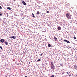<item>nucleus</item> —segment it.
<instances>
[{
	"mask_svg": "<svg viewBox=\"0 0 77 77\" xmlns=\"http://www.w3.org/2000/svg\"><path fill=\"white\" fill-rule=\"evenodd\" d=\"M66 16L68 19H71V14L69 13H67L66 14Z\"/></svg>",
	"mask_w": 77,
	"mask_h": 77,
	"instance_id": "obj_1",
	"label": "nucleus"
},
{
	"mask_svg": "<svg viewBox=\"0 0 77 77\" xmlns=\"http://www.w3.org/2000/svg\"><path fill=\"white\" fill-rule=\"evenodd\" d=\"M63 41H64V42H66L67 43H70V42L69 41L66 40H64Z\"/></svg>",
	"mask_w": 77,
	"mask_h": 77,
	"instance_id": "obj_2",
	"label": "nucleus"
},
{
	"mask_svg": "<svg viewBox=\"0 0 77 77\" xmlns=\"http://www.w3.org/2000/svg\"><path fill=\"white\" fill-rule=\"evenodd\" d=\"M54 39H55V41H57V38H56V36H54Z\"/></svg>",
	"mask_w": 77,
	"mask_h": 77,
	"instance_id": "obj_3",
	"label": "nucleus"
},
{
	"mask_svg": "<svg viewBox=\"0 0 77 77\" xmlns=\"http://www.w3.org/2000/svg\"><path fill=\"white\" fill-rule=\"evenodd\" d=\"M51 66H54V64L53 63V62H51Z\"/></svg>",
	"mask_w": 77,
	"mask_h": 77,
	"instance_id": "obj_4",
	"label": "nucleus"
},
{
	"mask_svg": "<svg viewBox=\"0 0 77 77\" xmlns=\"http://www.w3.org/2000/svg\"><path fill=\"white\" fill-rule=\"evenodd\" d=\"M73 66H74V68H75V69L77 70V65H76V64H75V65H74Z\"/></svg>",
	"mask_w": 77,
	"mask_h": 77,
	"instance_id": "obj_5",
	"label": "nucleus"
},
{
	"mask_svg": "<svg viewBox=\"0 0 77 77\" xmlns=\"http://www.w3.org/2000/svg\"><path fill=\"white\" fill-rule=\"evenodd\" d=\"M0 41L1 42H5V40H4V39H1L0 40Z\"/></svg>",
	"mask_w": 77,
	"mask_h": 77,
	"instance_id": "obj_6",
	"label": "nucleus"
},
{
	"mask_svg": "<svg viewBox=\"0 0 77 77\" xmlns=\"http://www.w3.org/2000/svg\"><path fill=\"white\" fill-rule=\"evenodd\" d=\"M51 68L52 70H54V69H55V68H54V66H51Z\"/></svg>",
	"mask_w": 77,
	"mask_h": 77,
	"instance_id": "obj_7",
	"label": "nucleus"
},
{
	"mask_svg": "<svg viewBox=\"0 0 77 77\" xmlns=\"http://www.w3.org/2000/svg\"><path fill=\"white\" fill-rule=\"evenodd\" d=\"M67 74H68V75H69V76H71V73H70V72H67Z\"/></svg>",
	"mask_w": 77,
	"mask_h": 77,
	"instance_id": "obj_8",
	"label": "nucleus"
},
{
	"mask_svg": "<svg viewBox=\"0 0 77 77\" xmlns=\"http://www.w3.org/2000/svg\"><path fill=\"white\" fill-rule=\"evenodd\" d=\"M22 3H23L24 5H26V2H25L24 1H23Z\"/></svg>",
	"mask_w": 77,
	"mask_h": 77,
	"instance_id": "obj_9",
	"label": "nucleus"
},
{
	"mask_svg": "<svg viewBox=\"0 0 77 77\" xmlns=\"http://www.w3.org/2000/svg\"><path fill=\"white\" fill-rule=\"evenodd\" d=\"M58 30H61V28L60 27H58L57 28Z\"/></svg>",
	"mask_w": 77,
	"mask_h": 77,
	"instance_id": "obj_10",
	"label": "nucleus"
},
{
	"mask_svg": "<svg viewBox=\"0 0 77 77\" xmlns=\"http://www.w3.org/2000/svg\"><path fill=\"white\" fill-rule=\"evenodd\" d=\"M12 38H13V39H16V37L14 36H12Z\"/></svg>",
	"mask_w": 77,
	"mask_h": 77,
	"instance_id": "obj_11",
	"label": "nucleus"
},
{
	"mask_svg": "<svg viewBox=\"0 0 77 77\" xmlns=\"http://www.w3.org/2000/svg\"><path fill=\"white\" fill-rule=\"evenodd\" d=\"M32 17L33 18H35V16H34V14L33 13L32 14Z\"/></svg>",
	"mask_w": 77,
	"mask_h": 77,
	"instance_id": "obj_12",
	"label": "nucleus"
},
{
	"mask_svg": "<svg viewBox=\"0 0 77 77\" xmlns=\"http://www.w3.org/2000/svg\"><path fill=\"white\" fill-rule=\"evenodd\" d=\"M9 10H11V8L10 7H8L7 8Z\"/></svg>",
	"mask_w": 77,
	"mask_h": 77,
	"instance_id": "obj_13",
	"label": "nucleus"
},
{
	"mask_svg": "<svg viewBox=\"0 0 77 77\" xmlns=\"http://www.w3.org/2000/svg\"><path fill=\"white\" fill-rule=\"evenodd\" d=\"M37 14H38V15H39V14H40V13H39V11H37Z\"/></svg>",
	"mask_w": 77,
	"mask_h": 77,
	"instance_id": "obj_14",
	"label": "nucleus"
},
{
	"mask_svg": "<svg viewBox=\"0 0 77 77\" xmlns=\"http://www.w3.org/2000/svg\"><path fill=\"white\" fill-rule=\"evenodd\" d=\"M5 43L6 45H8V42H5Z\"/></svg>",
	"mask_w": 77,
	"mask_h": 77,
	"instance_id": "obj_15",
	"label": "nucleus"
},
{
	"mask_svg": "<svg viewBox=\"0 0 77 77\" xmlns=\"http://www.w3.org/2000/svg\"><path fill=\"white\" fill-rule=\"evenodd\" d=\"M48 46L49 47H51V45L48 44Z\"/></svg>",
	"mask_w": 77,
	"mask_h": 77,
	"instance_id": "obj_16",
	"label": "nucleus"
},
{
	"mask_svg": "<svg viewBox=\"0 0 77 77\" xmlns=\"http://www.w3.org/2000/svg\"><path fill=\"white\" fill-rule=\"evenodd\" d=\"M51 77H54V75H51Z\"/></svg>",
	"mask_w": 77,
	"mask_h": 77,
	"instance_id": "obj_17",
	"label": "nucleus"
},
{
	"mask_svg": "<svg viewBox=\"0 0 77 77\" xmlns=\"http://www.w3.org/2000/svg\"><path fill=\"white\" fill-rule=\"evenodd\" d=\"M60 66H63V64H60Z\"/></svg>",
	"mask_w": 77,
	"mask_h": 77,
	"instance_id": "obj_18",
	"label": "nucleus"
},
{
	"mask_svg": "<svg viewBox=\"0 0 77 77\" xmlns=\"http://www.w3.org/2000/svg\"><path fill=\"white\" fill-rule=\"evenodd\" d=\"M41 60V59H39L37 60V61H38V62H40V61Z\"/></svg>",
	"mask_w": 77,
	"mask_h": 77,
	"instance_id": "obj_19",
	"label": "nucleus"
},
{
	"mask_svg": "<svg viewBox=\"0 0 77 77\" xmlns=\"http://www.w3.org/2000/svg\"><path fill=\"white\" fill-rule=\"evenodd\" d=\"M73 38H74V39H76V37H75V36L73 37Z\"/></svg>",
	"mask_w": 77,
	"mask_h": 77,
	"instance_id": "obj_20",
	"label": "nucleus"
},
{
	"mask_svg": "<svg viewBox=\"0 0 77 77\" xmlns=\"http://www.w3.org/2000/svg\"><path fill=\"white\" fill-rule=\"evenodd\" d=\"M42 54H43V53H42V54H41L40 56H42Z\"/></svg>",
	"mask_w": 77,
	"mask_h": 77,
	"instance_id": "obj_21",
	"label": "nucleus"
},
{
	"mask_svg": "<svg viewBox=\"0 0 77 77\" xmlns=\"http://www.w3.org/2000/svg\"><path fill=\"white\" fill-rule=\"evenodd\" d=\"M2 13L0 14V16H2Z\"/></svg>",
	"mask_w": 77,
	"mask_h": 77,
	"instance_id": "obj_22",
	"label": "nucleus"
},
{
	"mask_svg": "<svg viewBox=\"0 0 77 77\" xmlns=\"http://www.w3.org/2000/svg\"><path fill=\"white\" fill-rule=\"evenodd\" d=\"M0 48L1 49H2V47L0 46Z\"/></svg>",
	"mask_w": 77,
	"mask_h": 77,
	"instance_id": "obj_23",
	"label": "nucleus"
},
{
	"mask_svg": "<svg viewBox=\"0 0 77 77\" xmlns=\"http://www.w3.org/2000/svg\"><path fill=\"white\" fill-rule=\"evenodd\" d=\"M49 12L48 11H47V13H48V14L49 13Z\"/></svg>",
	"mask_w": 77,
	"mask_h": 77,
	"instance_id": "obj_24",
	"label": "nucleus"
},
{
	"mask_svg": "<svg viewBox=\"0 0 77 77\" xmlns=\"http://www.w3.org/2000/svg\"><path fill=\"white\" fill-rule=\"evenodd\" d=\"M0 9H2V7H1V6H0Z\"/></svg>",
	"mask_w": 77,
	"mask_h": 77,
	"instance_id": "obj_25",
	"label": "nucleus"
},
{
	"mask_svg": "<svg viewBox=\"0 0 77 77\" xmlns=\"http://www.w3.org/2000/svg\"><path fill=\"white\" fill-rule=\"evenodd\" d=\"M17 65H20V63H18L17 64Z\"/></svg>",
	"mask_w": 77,
	"mask_h": 77,
	"instance_id": "obj_26",
	"label": "nucleus"
},
{
	"mask_svg": "<svg viewBox=\"0 0 77 77\" xmlns=\"http://www.w3.org/2000/svg\"><path fill=\"white\" fill-rule=\"evenodd\" d=\"M10 38H11V39H12V38L11 37H10Z\"/></svg>",
	"mask_w": 77,
	"mask_h": 77,
	"instance_id": "obj_27",
	"label": "nucleus"
},
{
	"mask_svg": "<svg viewBox=\"0 0 77 77\" xmlns=\"http://www.w3.org/2000/svg\"><path fill=\"white\" fill-rule=\"evenodd\" d=\"M24 77H27V76H25Z\"/></svg>",
	"mask_w": 77,
	"mask_h": 77,
	"instance_id": "obj_28",
	"label": "nucleus"
},
{
	"mask_svg": "<svg viewBox=\"0 0 77 77\" xmlns=\"http://www.w3.org/2000/svg\"><path fill=\"white\" fill-rule=\"evenodd\" d=\"M13 1H15V0H13Z\"/></svg>",
	"mask_w": 77,
	"mask_h": 77,
	"instance_id": "obj_29",
	"label": "nucleus"
},
{
	"mask_svg": "<svg viewBox=\"0 0 77 77\" xmlns=\"http://www.w3.org/2000/svg\"><path fill=\"white\" fill-rule=\"evenodd\" d=\"M1 54V53L0 52V54Z\"/></svg>",
	"mask_w": 77,
	"mask_h": 77,
	"instance_id": "obj_30",
	"label": "nucleus"
},
{
	"mask_svg": "<svg viewBox=\"0 0 77 77\" xmlns=\"http://www.w3.org/2000/svg\"><path fill=\"white\" fill-rule=\"evenodd\" d=\"M76 76H77V75H76Z\"/></svg>",
	"mask_w": 77,
	"mask_h": 77,
	"instance_id": "obj_31",
	"label": "nucleus"
}]
</instances>
